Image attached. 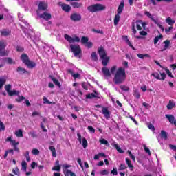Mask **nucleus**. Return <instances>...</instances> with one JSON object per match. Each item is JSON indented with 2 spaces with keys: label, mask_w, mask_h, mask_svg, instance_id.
<instances>
[{
  "label": "nucleus",
  "mask_w": 176,
  "mask_h": 176,
  "mask_svg": "<svg viewBox=\"0 0 176 176\" xmlns=\"http://www.w3.org/2000/svg\"><path fill=\"white\" fill-rule=\"evenodd\" d=\"M18 17L19 20L22 21V23H23V24H25V28H24L23 25H21V28L23 30L25 36H28V38H30V39L33 41L34 43H35V45L38 46L36 42L39 41V36L34 37V31H32V29H31V26H30V24L28 23L27 21L23 19V15L21 14H18Z\"/></svg>",
  "instance_id": "obj_1"
},
{
  "label": "nucleus",
  "mask_w": 176,
  "mask_h": 176,
  "mask_svg": "<svg viewBox=\"0 0 176 176\" xmlns=\"http://www.w3.org/2000/svg\"><path fill=\"white\" fill-rule=\"evenodd\" d=\"M124 80H126V70L123 67H120L115 74L113 82L116 85H120Z\"/></svg>",
  "instance_id": "obj_2"
},
{
  "label": "nucleus",
  "mask_w": 176,
  "mask_h": 176,
  "mask_svg": "<svg viewBox=\"0 0 176 176\" xmlns=\"http://www.w3.org/2000/svg\"><path fill=\"white\" fill-rule=\"evenodd\" d=\"M21 60L23 63V64H25V65H27L28 68H35V67H36V63H35V62L34 61L30 60L27 54H21Z\"/></svg>",
  "instance_id": "obj_3"
},
{
  "label": "nucleus",
  "mask_w": 176,
  "mask_h": 176,
  "mask_svg": "<svg viewBox=\"0 0 176 176\" xmlns=\"http://www.w3.org/2000/svg\"><path fill=\"white\" fill-rule=\"evenodd\" d=\"M98 52L102 60V65L107 66L109 61V56H107V51H105L104 47H100Z\"/></svg>",
  "instance_id": "obj_4"
},
{
  "label": "nucleus",
  "mask_w": 176,
  "mask_h": 176,
  "mask_svg": "<svg viewBox=\"0 0 176 176\" xmlns=\"http://www.w3.org/2000/svg\"><path fill=\"white\" fill-rule=\"evenodd\" d=\"M124 8V1H121L118 8L117 10L118 14L115 16L114 18V25H117L119 24V21L120 20V14H122V12H123V9Z\"/></svg>",
  "instance_id": "obj_5"
},
{
  "label": "nucleus",
  "mask_w": 176,
  "mask_h": 176,
  "mask_svg": "<svg viewBox=\"0 0 176 176\" xmlns=\"http://www.w3.org/2000/svg\"><path fill=\"white\" fill-rule=\"evenodd\" d=\"M104 9L105 6H103L102 4H95L87 7V10L92 13H95V12H100Z\"/></svg>",
  "instance_id": "obj_6"
},
{
  "label": "nucleus",
  "mask_w": 176,
  "mask_h": 176,
  "mask_svg": "<svg viewBox=\"0 0 176 176\" xmlns=\"http://www.w3.org/2000/svg\"><path fill=\"white\" fill-rule=\"evenodd\" d=\"M47 3L46 1H41L38 3V9L36 10V14H40V13H42L43 12H47Z\"/></svg>",
  "instance_id": "obj_7"
},
{
  "label": "nucleus",
  "mask_w": 176,
  "mask_h": 176,
  "mask_svg": "<svg viewBox=\"0 0 176 176\" xmlns=\"http://www.w3.org/2000/svg\"><path fill=\"white\" fill-rule=\"evenodd\" d=\"M64 38L69 43H74V42H80V38H79L78 36H76L72 37L71 36H69L68 34H65Z\"/></svg>",
  "instance_id": "obj_8"
},
{
  "label": "nucleus",
  "mask_w": 176,
  "mask_h": 176,
  "mask_svg": "<svg viewBox=\"0 0 176 176\" xmlns=\"http://www.w3.org/2000/svg\"><path fill=\"white\" fill-rule=\"evenodd\" d=\"M5 47H6V42L0 41V56L2 57L8 56V51L5 50Z\"/></svg>",
  "instance_id": "obj_9"
},
{
  "label": "nucleus",
  "mask_w": 176,
  "mask_h": 176,
  "mask_svg": "<svg viewBox=\"0 0 176 176\" xmlns=\"http://www.w3.org/2000/svg\"><path fill=\"white\" fill-rule=\"evenodd\" d=\"M37 15L40 19H43V20H46V21H49V20L52 19V14L47 12V11H44L40 14H37Z\"/></svg>",
  "instance_id": "obj_10"
},
{
  "label": "nucleus",
  "mask_w": 176,
  "mask_h": 176,
  "mask_svg": "<svg viewBox=\"0 0 176 176\" xmlns=\"http://www.w3.org/2000/svg\"><path fill=\"white\" fill-rule=\"evenodd\" d=\"M70 48L76 57H78V55L80 54V46L78 45H71Z\"/></svg>",
  "instance_id": "obj_11"
},
{
  "label": "nucleus",
  "mask_w": 176,
  "mask_h": 176,
  "mask_svg": "<svg viewBox=\"0 0 176 176\" xmlns=\"http://www.w3.org/2000/svg\"><path fill=\"white\" fill-rule=\"evenodd\" d=\"M151 75L158 80H164L166 79L165 73H161V77H160V74H159V73L157 72L153 73Z\"/></svg>",
  "instance_id": "obj_12"
},
{
  "label": "nucleus",
  "mask_w": 176,
  "mask_h": 176,
  "mask_svg": "<svg viewBox=\"0 0 176 176\" xmlns=\"http://www.w3.org/2000/svg\"><path fill=\"white\" fill-rule=\"evenodd\" d=\"M102 113L104 116V118L107 119H109L111 118V113H109V110H108V107H102Z\"/></svg>",
  "instance_id": "obj_13"
},
{
  "label": "nucleus",
  "mask_w": 176,
  "mask_h": 176,
  "mask_svg": "<svg viewBox=\"0 0 176 176\" xmlns=\"http://www.w3.org/2000/svg\"><path fill=\"white\" fill-rule=\"evenodd\" d=\"M135 26L137 28V30H138L139 31H141V30H142V27L145 28V23L142 22V21H138L135 23Z\"/></svg>",
  "instance_id": "obj_14"
},
{
  "label": "nucleus",
  "mask_w": 176,
  "mask_h": 176,
  "mask_svg": "<svg viewBox=\"0 0 176 176\" xmlns=\"http://www.w3.org/2000/svg\"><path fill=\"white\" fill-rule=\"evenodd\" d=\"M0 32L2 36H9L12 32L9 29H3L0 31Z\"/></svg>",
  "instance_id": "obj_15"
},
{
  "label": "nucleus",
  "mask_w": 176,
  "mask_h": 176,
  "mask_svg": "<svg viewBox=\"0 0 176 176\" xmlns=\"http://www.w3.org/2000/svg\"><path fill=\"white\" fill-rule=\"evenodd\" d=\"M71 19L74 21H79V20H81L82 16H80L79 14H73L71 15Z\"/></svg>",
  "instance_id": "obj_16"
},
{
  "label": "nucleus",
  "mask_w": 176,
  "mask_h": 176,
  "mask_svg": "<svg viewBox=\"0 0 176 176\" xmlns=\"http://www.w3.org/2000/svg\"><path fill=\"white\" fill-rule=\"evenodd\" d=\"M165 22L170 26H173L174 24H175V20L173 19L170 16L165 19Z\"/></svg>",
  "instance_id": "obj_17"
},
{
  "label": "nucleus",
  "mask_w": 176,
  "mask_h": 176,
  "mask_svg": "<svg viewBox=\"0 0 176 176\" xmlns=\"http://www.w3.org/2000/svg\"><path fill=\"white\" fill-rule=\"evenodd\" d=\"M165 117L166 118V119H168V122L172 124H174V122H175V118L173 115L166 114Z\"/></svg>",
  "instance_id": "obj_18"
},
{
  "label": "nucleus",
  "mask_w": 176,
  "mask_h": 176,
  "mask_svg": "<svg viewBox=\"0 0 176 176\" xmlns=\"http://www.w3.org/2000/svg\"><path fill=\"white\" fill-rule=\"evenodd\" d=\"M123 41H125L127 45L131 47L133 50H135V48H134V46H133V44H131V42H130V40H129V37L127 36H122Z\"/></svg>",
  "instance_id": "obj_19"
},
{
  "label": "nucleus",
  "mask_w": 176,
  "mask_h": 176,
  "mask_svg": "<svg viewBox=\"0 0 176 176\" xmlns=\"http://www.w3.org/2000/svg\"><path fill=\"white\" fill-rule=\"evenodd\" d=\"M111 145L112 146H113V148H116V151H118L119 153H124V151L121 149L119 144H118L116 142H113V144H111Z\"/></svg>",
  "instance_id": "obj_20"
},
{
  "label": "nucleus",
  "mask_w": 176,
  "mask_h": 176,
  "mask_svg": "<svg viewBox=\"0 0 176 176\" xmlns=\"http://www.w3.org/2000/svg\"><path fill=\"white\" fill-rule=\"evenodd\" d=\"M50 78L52 79V82L56 85V86H58V87H61V83L58 82V80L57 78L50 76Z\"/></svg>",
  "instance_id": "obj_21"
},
{
  "label": "nucleus",
  "mask_w": 176,
  "mask_h": 176,
  "mask_svg": "<svg viewBox=\"0 0 176 176\" xmlns=\"http://www.w3.org/2000/svg\"><path fill=\"white\" fill-rule=\"evenodd\" d=\"M50 78L52 79V82L56 85V86H58V87H61V83L58 82V80L57 78L50 76Z\"/></svg>",
  "instance_id": "obj_22"
},
{
  "label": "nucleus",
  "mask_w": 176,
  "mask_h": 176,
  "mask_svg": "<svg viewBox=\"0 0 176 176\" xmlns=\"http://www.w3.org/2000/svg\"><path fill=\"white\" fill-rule=\"evenodd\" d=\"M126 163L128 165V167L130 168L131 171L134 170V166L131 164V161L129 158H126Z\"/></svg>",
  "instance_id": "obj_23"
},
{
  "label": "nucleus",
  "mask_w": 176,
  "mask_h": 176,
  "mask_svg": "<svg viewBox=\"0 0 176 176\" xmlns=\"http://www.w3.org/2000/svg\"><path fill=\"white\" fill-rule=\"evenodd\" d=\"M61 8L64 12H69V10H71V6H69L68 4L62 3Z\"/></svg>",
  "instance_id": "obj_24"
},
{
  "label": "nucleus",
  "mask_w": 176,
  "mask_h": 176,
  "mask_svg": "<svg viewBox=\"0 0 176 176\" xmlns=\"http://www.w3.org/2000/svg\"><path fill=\"white\" fill-rule=\"evenodd\" d=\"M98 94L94 91V93H91L86 95V98L87 99L96 98V97H98Z\"/></svg>",
  "instance_id": "obj_25"
},
{
  "label": "nucleus",
  "mask_w": 176,
  "mask_h": 176,
  "mask_svg": "<svg viewBox=\"0 0 176 176\" xmlns=\"http://www.w3.org/2000/svg\"><path fill=\"white\" fill-rule=\"evenodd\" d=\"M63 174H65V176H76V174L71 171L69 169L67 170H63Z\"/></svg>",
  "instance_id": "obj_26"
},
{
  "label": "nucleus",
  "mask_w": 176,
  "mask_h": 176,
  "mask_svg": "<svg viewBox=\"0 0 176 176\" xmlns=\"http://www.w3.org/2000/svg\"><path fill=\"white\" fill-rule=\"evenodd\" d=\"M154 21L155 24H157V27H159V28H160V30H162V31H164V28L163 27V25H162V24L160 23V21H159V20L157 19H153V21Z\"/></svg>",
  "instance_id": "obj_27"
},
{
  "label": "nucleus",
  "mask_w": 176,
  "mask_h": 176,
  "mask_svg": "<svg viewBox=\"0 0 176 176\" xmlns=\"http://www.w3.org/2000/svg\"><path fill=\"white\" fill-rule=\"evenodd\" d=\"M69 74H72V76L74 79H79L80 78V74L78 73L74 74V72H72L71 69L68 70Z\"/></svg>",
  "instance_id": "obj_28"
},
{
  "label": "nucleus",
  "mask_w": 176,
  "mask_h": 176,
  "mask_svg": "<svg viewBox=\"0 0 176 176\" xmlns=\"http://www.w3.org/2000/svg\"><path fill=\"white\" fill-rule=\"evenodd\" d=\"M102 71L104 74V75H105V76H111V72H109V69L107 67H103L102 69Z\"/></svg>",
  "instance_id": "obj_29"
},
{
  "label": "nucleus",
  "mask_w": 176,
  "mask_h": 176,
  "mask_svg": "<svg viewBox=\"0 0 176 176\" xmlns=\"http://www.w3.org/2000/svg\"><path fill=\"white\" fill-rule=\"evenodd\" d=\"M15 135L18 137V138H21L24 137V135H23V130L19 129L15 131Z\"/></svg>",
  "instance_id": "obj_30"
},
{
  "label": "nucleus",
  "mask_w": 176,
  "mask_h": 176,
  "mask_svg": "<svg viewBox=\"0 0 176 176\" xmlns=\"http://www.w3.org/2000/svg\"><path fill=\"white\" fill-rule=\"evenodd\" d=\"M175 107V103H174V102L172 100H170L168 104L166 106L167 109L168 110L173 109V108H174Z\"/></svg>",
  "instance_id": "obj_31"
},
{
  "label": "nucleus",
  "mask_w": 176,
  "mask_h": 176,
  "mask_svg": "<svg viewBox=\"0 0 176 176\" xmlns=\"http://www.w3.org/2000/svg\"><path fill=\"white\" fill-rule=\"evenodd\" d=\"M6 83V78L0 77V90L3 87V85Z\"/></svg>",
  "instance_id": "obj_32"
},
{
  "label": "nucleus",
  "mask_w": 176,
  "mask_h": 176,
  "mask_svg": "<svg viewBox=\"0 0 176 176\" xmlns=\"http://www.w3.org/2000/svg\"><path fill=\"white\" fill-rule=\"evenodd\" d=\"M71 5L74 8H80V6H82V3H78V2L73 1L71 3Z\"/></svg>",
  "instance_id": "obj_33"
},
{
  "label": "nucleus",
  "mask_w": 176,
  "mask_h": 176,
  "mask_svg": "<svg viewBox=\"0 0 176 176\" xmlns=\"http://www.w3.org/2000/svg\"><path fill=\"white\" fill-rule=\"evenodd\" d=\"M50 150L52 153L53 157H57V153H56V148H54V146H50Z\"/></svg>",
  "instance_id": "obj_34"
},
{
  "label": "nucleus",
  "mask_w": 176,
  "mask_h": 176,
  "mask_svg": "<svg viewBox=\"0 0 176 176\" xmlns=\"http://www.w3.org/2000/svg\"><path fill=\"white\" fill-rule=\"evenodd\" d=\"M62 167H63V171H67V170H69V168H71L72 166L67 164H64L62 165Z\"/></svg>",
  "instance_id": "obj_35"
},
{
  "label": "nucleus",
  "mask_w": 176,
  "mask_h": 176,
  "mask_svg": "<svg viewBox=\"0 0 176 176\" xmlns=\"http://www.w3.org/2000/svg\"><path fill=\"white\" fill-rule=\"evenodd\" d=\"M21 170L22 171H27V162L25 161H22L21 162Z\"/></svg>",
  "instance_id": "obj_36"
},
{
  "label": "nucleus",
  "mask_w": 176,
  "mask_h": 176,
  "mask_svg": "<svg viewBox=\"0 0 176 176\" xmlns=\"http://www.w3.org/2000/svg\"><path fill=\"white\" fill-rule=\"evenodd\" d=\"M19 94H20V91L16 90H11L10 92L8 94V96H19Z\"/></svg>",
  "instance_id": "obj_37"
},
{
  "label": "nucleus",
  "mask_w": 176,
  "mask_h": 176,
  "mask_svg": "<svg viewBox=\"0 0 176 176\" xmlns=\"http://www.w3.org/2000/svg\"><path fill=\"white\" fill-rule=\"evenodd\" d=\"M164 49L162 50V52L163 50H166V49H168V46H170V40H166L165 41H164Z\"/></svg>",
  "instance_id": "obj_38"
},
{
  "label": "nucleus",
  "mask_w": 176,
  "mask_h": 176,
  "mask_svg": "<svg viewBox=\"0 0 176 176\" xmlns=\"http://www.w3.org/2000/svg\"><path fill=\"white\" fill-rule=\"evenodd\" d=\"M17 72H19V74H25V73H28V72H27V70H25V69L23 68V67H18L16 69Z\"/></svg>",
  "instance_id": "obj_39"
},
{
  "label": "nucleus",
  "mask_w": 176,
  "mask_h": 176,
  "mask_svg": "<svg viewBox=\"0 0 176 176\" xmlns=\"http://www.w3.org/2000/svg\"><path fill=\"white\" fill-rule=\"evenodd\" d=\"M88 42H89V38L86 36H82L81 38V43H82L83 45H86Z\"/></svg>",
  "instance_id": "obj_40"
},
{
  "label": "nucleus",
  "mask_w": 176,
  "mask_h": 176,
  "mask_svg": "<svg viewBox=\"0 0 176 176\" xmlns=\"http://www.w3.org/2000/svg\"><path fill=\"white\" fill-rule=\"evenodd\" d=\"M161 138L167 140V133L164 131H161Z\"/></svg>",
  "instance_id": "obj_41"
},
{
  "label": "nucleus",
  "mask_w": 176,
  "mask_h": 176,
  "mask_svg": "<svg viewBox=\"0 0 176 176\" xmlns=\"http://www.w3.org/2000/svg\"><path fill=\"white\" fill-rule=\"evenodd\" d=\"M91 57L94 61H97V60H98L97 58V54L95 52H92Z\"/></svg>",
  "instance_id": "obj_42"
},
{
  "label": "nucleus",
  "mask_w": 176,
  "mask_h": 176,
  "mask_svg": "<svg viewBox=\"0 0 176 176\" xmlns=\"http://www.w3.org/2000/svg\"><path fill=\"white\" fill-rule=\"evenodd\" d=\"M87 140H86V138H82V147L84 148V149H86V148H87Z\"/></svg>",
  "instance_id": "obj_43"
},
{
  "label": "nucleus",
  "mask_w": 176,
  "mask_h": 176,
  "mask_svg": "<svg viewBox=\"0 0 176 176\" xmlns=\"http://www.w3.org/2000/svg\"><path fill=\"white\" fill-rule=\"evenodd\" d=\"M162 38H163V36H162V35H160V36H156V37L154 38V45H157V42H159V40H160V39H162Z\"/></svg>",
  "instance_id": "obj_44"
},
{
  "label": "nucleus",
  "mask_w": 176,
  "mask_h": 176,
  "mask_svg": "<svg viewBox=\"0 0 176 176\" xmlns=\"http://www.w3.org/2000/svg\"><path fill=\"white\" fill-rule=\"evenodd\" d=\"M138 57L139 58L144 59V58H145V57L149 58V57H151V56H149V54H138Z\"/></svg>",
  "instance_id": "obj_45"
},
{
  "label": "nucleus",
  "mask_w": 176,
  "mask_h": 176,
  "mask_svg": "<svg viewBox=\"0 0 176 176\" xmlns=\"http://www.w3.org/2000/svg\"><path fill=\"white\" fill-rule=\"evenodd\" d=\"M53 171H61V166L56 165L52 168Z\"/></svg>",
  "instance_id": "obj_46"
},
{
  "label": "nucleus",
  "mask_w": 176,
  "mask_h": 176,
  "mask_svg": "<svg viewBox=\"0 0 176 176\" xmlns=\"http://www.w3.org/2000/svg\"><path fill=\"white\" fill-rule=\"evenodd\" d=\"M134 97H135L136 98H140V97H141V95L140 94V91H138V90L135 89L134 90V94H133Z\"/></svg>",
  "instance_id": "obj_47"
},
{
  "label": "nucleus",
  "mask_w": 176,
  "mask_h": 176,
  "mask_svg": "<svg viewBox=\"0 0 176 176\" xmlns=\"http://www.w3.org/2000/svg\"><path fill=\"white\" fill-rule=\"evenodd\" d=\"M99 142H100L102 145H109V143H108V141L105 139H100Z\"/></svg>",
  "instance_id": "obj_48"
},
{
  "label": "nucleus",
  "mask_w": 176,
  "mask_h": 176,
  "mask_svg": "<svg viewBox=\"0 0 176 176\" xmlns=\"http://www.w3.org/2000/svg\"><path fill=\"white\" fill-rule=\"evenodd\" d=\"M120 89L121 90H124V91H129V90H130V89L129 88V87L126 86V85H120Z\"/></svg>",
  "instance_id": "obj_49"
},
{
  "label": "nucleus",
  "mask_w": 176,
  "mask_h": 176,
  "mask_svg": "<svg viewBox=\"0 0 176 176\" xmlns=\"http://www.w3.org/2000/svg\"><path fill=\"white\" fill-rule=\"evenodd\" d=\"M5 89L7 91L8 94H9L12 90V85H7L5 86Z\"/></svg>",
  "instance_id": "obj_50"
},
{
  "label": "nucleus",
  "mask_w": 176,
  "mask_h": 176,
  "mask_svg": "<svg viewBox=\"0 0 176 176\" xmlns=\"http://www.w3.org/2000/svg\"><path fill=\"white\" fill-rule=\"evenodd\" d=\"M5 61H6L8 64H14V62H13V59L10 58H6Z\"/></svg>",
  "instance_id": "obj_51"
},
{
  "label": "nucleus",
  "mask_w": 176,
  "mask_h": 176,
  "mask_svg": "<svg viewBox=\"0 0 176 176\" xmlns=\"http://www.w3.org/2000/svg\"><path fill=\"white\" fill-rule=\"evenodd\" d=\"M172 30H174L173 26H170L168 28H165V32H166V34H168V32H171Z\"/></svg>",
  "instance_id": "obj_52"
},
{
  "label": "nucleus",
  "mask_w": 176,
  "mask_h": 176,
  "mask_svg": "<svg viewBox=\"0 0 176 176\" xmlns=\"http://www.w3.org/2000/svg\"><path fill=\"white\" fill-rule=\"evenodd\" d=\"M144 14H145L146 16H147V17H148L149 19H151L152 21H153V19H155V18H153V16H152V14H151V12H148V11H146V12H144Z\"/></svg>",
  "instance_id": "obj_53"
},
{
  "label": "nucleus",
  "mask_w": 176,
  "mask_h": 176,
  "mask_svg": "<svg viewBox=\"0 0 176 176\" xmlns=\"http://www.w3.org/2000/svg\"><path fill=\"white\" fill-rule=\"evenodd\" d=\"M32 154L34 155L35 156H36L37 155L39 154V150L36 149V148H33L32 150Z\"/></svg>",
  "instance_id": "obj_54"
},
{
  "label": "nucleus",
  "mask_w": 176,
  "mask_h": 176,
  "mask_svg": "<svg viewBox=\"0 0 176 176\" xmlns=\"http://www.w3.org/2000/svg\"><path fill=\"white\" fill-rule=\"evenodd\" d=\"M144 149L146 152V153H148L149 155V156H151V150H149V148H148V147H146V145H144Z\"/></svg>",
  "instance_id": "obj_55"
},
{
  "label": "nucleus",
  "mask_w": 176,
  "mask_h": 176,
  "mask_svg": "<svg viewBox=\"0 0 176 176\" xmlns=\"http://www.w3.org/2000/svg\"><path fill=\"white\" fill-rule=\"evenodd\" d=\"M128 153H129L131 159L133 160V162H135V157L131 153V151H128Z\"/></svg>",
  "instance_id": "obj_56"
},
{
  "label": "nucleus",
  "mask_w": 176,
  "mask_h": 176,
  "mask_svg": "<svg viewBox=\"0 0 176 176\" xmlns=\"http://www.w3.org/2000/svg\"><path fill=\"white\" fill-rule=\"evenodd\" d=\"M88 130L90 133H92L93 134L96 133V129H94L93 126H88Z\"/></svg>",
  "instance_id": "obj_57"
},
{
  "label": "nucleus",
  "mask_w": 176,
  "mask_h": 176,
  "mask_svg": "<svg viewBox=\"0 0 176 176\" xmlns=\"http://www.w3.org/2000/svg\"><path fill=\"white\" fill-rule=\"evenodd\" d=\"M25 99V98H24V96H18V98L16 100V101H17V102H21V101Z\"/></svg>",
  "instance_id": "obj_58"
},
{
  "label": "nucleus",
  "mask_w": 176,
  "mask_h": 176,
  "mask_svg": "<svg viewBox=\"0 0 176 176\" xmlns=\"http://www.w3.org/2000/svg\"><path fill=\"white\" fill-rule=\"evenodd\" d=\"M165 71H166L167 75L168 76H170V78H173V74H171V72H170V70L166 68Z\"/></svg>",
  "instance_id": "obj_59"
},
{
  "label": "nucleus",
  "mask_w": 176,
  "mask_h": 176,
  "mask_svg": "<svg viewBox=\"0 0 176 176\" xmlns=\"http://www.w3.org/2000/svg\"><path fill=\"white\" fill-rule=\"evenodd\" d=\"M148 128L151 130L152 131H155V130H156V129H155V126H153V124H149L148 125Z\"/></svg>",
  "instance_id": "obj_60"
},
{
  "label": "nucleus",
  "mask_w": 176,
  "mask_h": 176,
  "mask_svg": "<svg viewBox=\"0 0 176 176\" xmlns=\"http://www.w3.org/2000/svg\"><path fill=\"white\" fill-rule=\"evenodd\" d=\"M100 174H101V175H108L109 172L107 170H103L100 172Z\"/></svg>",
  "instance_id": "obj_61"
},
{
  "label": "nucleus",
  "mask_w": 176,
  "mask_h": 176,
  "mask_svg": "<svg viewBox=\"0 0 176 176\" xmlns=\"http://www.w3.org/2000/svg\"><path fill=\"white\" fill-rule=\"evenodd\" d=\"M11 144H12V146H16V145H19V144H20V142H16L14 140H12Z\"/></svg>",
  "instance_id": "obj_62"
},
{
  "label": "nucleus",
  "mask_w": 176,
  "mask_h": 176,
  "mask_svg": "<svg viewBox=\"0 0 176 176\" xmlns=\"http://www.w3.org/2000/svg\"><path fill=\"white\" fill-rule=\"evenodd\" d=\"M13 173L15 174V175L19 176L20 172L19 171V168L13 169Z\"/></svg>",
  "instance_id": "obj_63"
},
{
  "label": "nucleus",
  "mask_w": 176,
  "mask_h": 176,
  "mask_svg": "<svg viewBox=\"0 0 176 176\" xmlns=\"http://www.w3.org/2000/svg\"><path fill=\"white\" fill-rule=\"evenodd\" d=\"M169 147L170 148V149H172V151H174L175 152H176V146L175 145L170 144Z\"/></svg>",
  "instance_id": "obj_64"
}]
</instances>
